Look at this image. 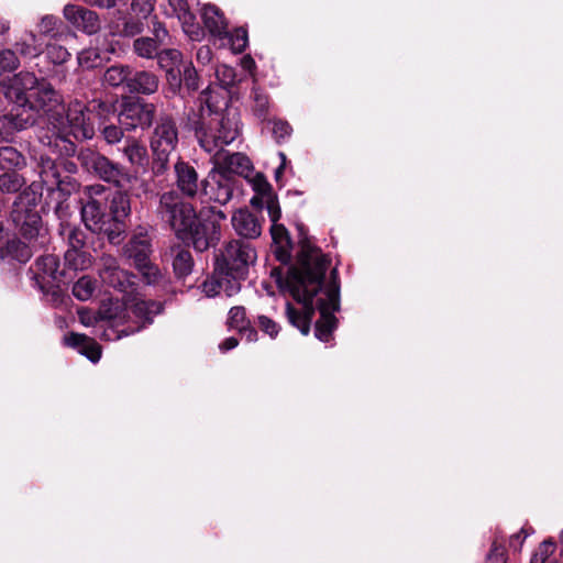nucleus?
Here are the masks:
<instances>
[{
  "mask_svg": "<svg viewBox=\"0 0 563 563\" xmlns=\"http://www.w3.org/2000/svg\"><path fill=\"white\" fill-rule=\"evenodd\" d=\"M5 97L19 107L24 115L34 119L45 115L55 133V140L41 135L40 141L46 146H57V140L69 141L73 136L77 141L90 140L95 135L93 124L86 118V106L79 101H71L67 109L62 104L59 95L51 84L38 80L32 73H19L12 77H1Z\"/></svg>",
  "mask_w": 563,
  "mask_h": 563,
  "instance_id": "obj_1",
  "label": "nucleus"
},
{
  "mask_svg": "<svg viewBox=\"0 0 563 563\" xmlns=\"http://www.w3.org/2000/svg\"><path fill=\"white\" fill-rule=\"evenodd\" d=\"M329 265L330 260L327 255L313 245L305 243L298 255V265L291 267L285 277L278 278L279 286L302 303L300 311L291 303H287L286 313L289 322L305 335L309 333L314 312L313 298L321 290Z\"/></svg>",
  "mask_w": 563,
  "mask_h": 563,
  "instance_id": "obj_2",
  "label": "nucleus"
},
{
  "mask_svg": "<svg viewBox=\"0 0 563 563\" xmlns=\"http://www.w3.org/2000/svg\"><path fill=\"white\" fill-rule=\"evenodd\" d=\"M104 187L101 185L87 186L82 190L81 219L88 230L95 233H103L112 244L120 242L121 228L112 229L110 216L102 210L101 196Z\"/></svg>",
  "mask_w": 563,
  "mask_h": 563,
  "instance_id": "obj_3",
  "label": "nucleus"
},
{
  "mask_svg": "<svg viewBox=\"0 0 563 563\" xmlns=\"http://www.w3.org/2000/svg\"><path fill=\"white\" fill-rule=\"evenodd\" d=\"M41 196L40 186L33 183L16 198L11 211V220L15 229L30 242L42 236L44 232L41 217L35 210Z\"/></svg>",
  "mask_w": 563,
  "mask_h": 563,
  "instance_id": "obj_4",
  "label": "nucleus"
},
{
  "mask_svg": "<svg viewBox=\"0 0 563 563\" xmlns=\"http://www.w3.org/2000/svg\"><path fill=\"white\" fill-rule=\"evenodd\" d=\"M158 213L178 239L190 232L192 224L200 219L194 206L174 190L161 195Z\"/></svg>",
  "mask_w": 563,
  "mask_h": 563,
  "instance_id": "obj_5",
  "label": "nucleus"
},
{
  "mask_svg": "<svg viewBox=\"0 0 563 563\" xmlns=\"http://www.w3.org/2000/svg\"><path fill=\"white\" fill-rule=\"evenodd\" d=\"M178 143V132L170 118H161L150 141L153 155L152 172L155 176L165 174L169 167V155Z\"/></svg>",
  "mask_w": 563,
  "mask_h": 563,
  "instance_id": "obj_6",
  "label": "nucleus"
},
{
  "mask_svg": "<svg viewBox=\"0 0 563 563\" xmlns=\"http://www.w3.org/2000/svg\"><path fill=\"white\" fill-rule=\"evenodd\" d=\"M199 218L190 228V232L179 240L190 242L196 251L203 252L219 241V225L227 217L221 210L203 207L199 211Z\"/></svg>",
  "mask_w": 563,
  "mask_h": 563,
  "instance_id": "obj_7",
  "label": "nucleus"
},
{
  "mask_svg": "<svg viewBox=\"0 0 563 563\" xmlns=\"http://www.w3.org/2000/svg\"><path fill=\"white\" fill-rule=\"evenodd\" d=\"M239 133V118L236 113L228 111L213 126H210L207 131H201L198 139L206 152L218 154L225 145L232 143Z\"/></svg>",
  "mask_w": 563,
  "mask_h": 563,
  "instance_id": "obj_8",
  "label": "nucleus"
},
{
  "mask_svg": "<svg viewBox=\"0 0 563 563\" xmlns=\"http://www.w3.org/2000/svg\"><path fill=\"white\" fill-rule=\"evenodd\" d=\"M256 257V251L250 243L233 240L225 245L220 258L217 260V266L221 271L227 269L232 276L245 278Z\"/></svg>",
  "mask_w": 563,
  "mask_h": 563,
  "instance_id": "obj_9",
  "label": "nucleus"
},
{
  "mask_svg": "<svg viewBox=\"0 0 563 563\" xmlns=\"http://www.w3.org/2000/svg\"><path fill=\"white\" fill-rule=\"evenodd\" d=\"M340 286L336 280V269L331 272V282L323 291V297L317 299L320 320L316 324V336L323 342L330 340L335 325L334 311L339 309Z\"/></svg>",
  "mask_w": 563,
  "mask_h": 563,
  "instance_id": "obj_10",
  "label": "nucleus"
},
{
  "mask_svg": "<svg viewBox=\"0 0 563 563\" xmlns=\"http://www.w3.org/2000/svg\"><path fill=\"white\" fill-rule=\"evenodd\" d=\"M154 112L152 103L126 102L118 114V121L125 131L145 129L152 124Z\"/></svg>",
  "mask_w": 563,
  "mask_h": 563,
  "instance_id": "obj_11",
  "label": "nucleus"
},
{
  "mask_svg": "<svg viewBox=\"0 0 563 563\" xmlns=\"http://www.w3.org/2000/svg\"><path fill=\"white\" fill-rule=\"evenodd\" d=\"M234 179L212 168L208 177L201 180V190L209 200L220 205L228 203L233 195Z\"/></svg>",
  "mask_w": 563,
  "mask_h": 563,
  "instance_id": "obj_12",
  "label": "nucleus"
},
{
  "mask_svg": "<svg viewBox=\"0 0 563 563\" xmlns=\"http://www.w3.org/2000/svg\"><path fill=\"white\" fill-rule=\"evenodd\" d=\"M99 276L104 284L122 292H126L134 284V276L121 269L117 260L110 255H103L101 257Z\"/></svg>",
  "mask_w": 563,
  "mask_h": 563,
  "instance_id": "obj_13",
  "label": "nucleus"
},
{
  "mask_svg": "<svg viewBox=\"0 0 563 563\" xmlns=\"http://www.w3.org/2000/svg\"><path fill=\"white\" fill-rule=\"evenodd\" d=\"M175 184L183 196L195 198L201 188L197 170L187 162L177 161L174 165Z\"/></svg>",
  "mask_w": 563,
  "mask_h": 563,
  "instance_id": "obj_14",
  "label": "nucleus"
},
{
  "mask_svg": "<svg viewBox=\"0 0 563 563\" xmlns=\"http://www.w3.org/2000/svg\"><path fill=\"white\" fill-rule=\"evenodd\" d=\"M86 164L101 179L120 185L122 180L128 179V174L122 166L112 163L106 156L91 154Z\"/></svg>",
  "mask_w": 563,
  "mask_h": 563,
  "instance_id": "obj_15",
  "label": "nucleus"
},
{
  "mask_svg": "<svg viewBox=\"0 0 563 563\" xmlns=\"http://www.w3.org/2000/svg\"><path fill=\"white\" fill-rule=\"evenodd\" d=\"M64 16L76 29L81 30L88 34L96 33L100 27L98 15L93 11L79 5H65Z\"/></svg>",
  "mask_w": 563,
  "mask_h": 563,
  "instance_id": "obj_16",
  "label": "nucleus"
},
{
  "mask_svg": "<svg viewBox=\"0 0 563 563\" xmlns=\"http://www.w3.org/2000/svg\"><path fill=\"white\" fill-rule=\"evenodd\" d=\"M128 302V322L136 324L140 330L145 323L152 322L153 316L162 311V305L153 300H144L135 298Z\"/></svg>",
  "mask_w": 563,
  "mask_h": 563,
  "instance_id": "obj_17",
  "label": "nucleus"
},
{
  "mask_svg": "<svg viewBox=\"0 0 563 563\" xmlns=\"http://www.w3.org/2000/svg\"><path fill=\"white\" fill-rule=\"evenodd\" d=\"M213 168L228 176L235 174L244 178H249L253 172L250 158L242 153H232L218 157Z\"/></svg>",
  "mask_w": 563,
  "mask_h": 563,
  "instance_id": "obj_18",
  "label": "nucleus"
},
{
  "mask_svg": "<svg viewBox=\"0 0 563 563\" xmlns=\"http://www.w3.org/2000/svg\"><path fill=\"white\" fill-rule=\"evenodd\" d=\"M235 232L246 239H256L262 233V223L246 209L236 210L231 219Z\"/></svg>",
  "mask_w": 563,
  "mask_h": 563,
  "instance_id": "obj_19",
  "label": "nucleus"
},
{
  "mask_svg": "<svg viewBox=\"0 0 563 563\" xmlns=\"http://www.w3.org/2000/svg\"><path fill=\"white\" fill-rule=\"evenodd\" d=\"M58 266V258L55 255L47 254L41 256L32 267L34 278L42 287L51 282H59L62 273H59Z\"/></svg>",
  "mask_w": 563,
  "mask_h": 563,
  "instance_id": "obj_20",
  "label": "nucleus"
},
{
  "mask_svg": "<svg viewBox=\"0 0 563 563\" xmlns=\"http://www.w3.org/2000/svg\"><path fill=\"white\" fill-rule=\"evenodd\" d=\"M173 14L177 16L181 23L184 32L191 40H199L202 31L196 22V16L190 12L186 0H168Z\"/></svg>",
  "mask_w": 563,
  "mask_h": 563,
  "instance_id": "obj_21",
  "label": "nucleus"
},
{
  "mask_svg": "<svg viewBox=\"0 0 563 563\" xmlns=\"http://www.w3.org/2000/svg\"><path fill=\"white\" fill-rule=\"evenodd\" d=\"M34 124V119L24 115L16 106L15 113L0 117V142L10 140L18 131L24 130Z\"/></svg>",
  "mask_w": 563,
  "mask_h": 563,
  "instance_id": "obj_22",
  "label": "nucleus"
},
{
  "mask_svg": "<svg viewBox=\"0 0 563 563\" xmlns=\"http://www.w3.org/2000/svg\"><path fill=\"white\" fill-rule=\"evenodd\" d=\"M32 253L27 245L15 239L10 240L2 223H0V258H14L26 262Z\"/></svg>",
  "mask_w": 563,
  "mask_h": 563,
  "instance_id": "obj_23",
  "label": "nucleus"
},
{
  "mask_svg": "<svg viewBox=\"0 0 563 563\" xmlns=\"http://www.w3.org/2000/svg\"><path fill=\"white\" fill-rule=\"evenodd\" d=\"M155 37H139L133 43L134 52L137 56L143 58H154L158 55V47L164 43V38L167 36V30L163 27L161 24L155 27L154 31Z\"/></svg>",
  "mask_w": 563,
  "mask_h": 563,
  "instance_id": "obj_24",
  "label": "nucleus"
},
{
  "mask_svg": "<svg viewBox=\"0 0 563 563\" xmlns=\"http://www.w3.org/2000/svg\"><path fill=\"white\" fill-rule=\"evenodd\" d=\"M124 254L128 258L132 260L134 265H144V262L150 260L151 243L148 236L143 233L133 234L130 241L124 246Z\"/></svg>",
  "mask_w": 563,
  "mask_h": 563,
  "instance_id": "obj_25",
  "label": "nucleus"
},
{
  "mask_svg": "<svg viewBox=\"0 0 563 563\" xmlns=\"http://www.w3.org/2000/svg\"><path fill=\"white\" fill-rule=\"evenodd\" d=\"M158 65L166 70L167 78L172 86L179 87L180 79V65L183 62V54L175 48L163 49L157 55Z\"/></svg>",
  "mask_w": 563,
  "mask_h": 563,
  "instance_id": "obj_26",
  "label": "nucleus"
},
{
  "mask_svg": "<svg viewBox=\"0 0 563 563\" xmlns=\"http://www.w3.org/2000/svg\"><path fill=\"white\" fill-rule=\"evenodd\" d=\"M66 345L75 347L87 356L91 362L97 363L101 357V346L91 338L79 333H69L64 338Z\"/></svg>",
  "mask_w": 563,
  "mask_h": 563,
  "instance_id": "obj_27",
  "label": "nucleus"
},
{
  "mask_svg": "<svg viewBox=\"0 0 563 563\" xmlns=\"http://www.w3.org/2000/svg\"><path fill=\"white\" fill-rule=\"evenodd\" d=\"M99 318L102 320L112 321L113 324H123L128 322V302L120 299L103 300L99 311Z\"/></svg>",
  "mask_w": 563,
  "mask_h": 563,
  "instance_id": "obj_28",
  "label": "nucleus"
},
{
  "mask_svg": "<svg viewBox=\"0 0 563 563\" xmlns=\"http://www.w3.org/2000/svg\"><path fill=\"white\" fill-rule=\"evenodd\" d=\"M109 210L112 229L120 227L122 233V221L130 214L131 210L128 195L120 191L114 192L110 199Z\"/></svg>",
  "mask_w": 563,
  "mask_h": 563,
  "instance_id": "obj_29",
  "label": "nucleus"
},
{
  "mask_svg": "<svg viewBox=\"0 0 563 563\" xmlns=\"http://www.w3.org/2000/svg\"><path fill=\"white\" fill-rule=\"evenodd\" d=\"M205 26L212 35L222 37L227 36V22L219 9L211 4H205L201 10Z\"/></svg>",
  "mask_w": 563,
  "mask_h": 563,
  "instance_id": "obj_30",
  "label": "nucleus"
},
{
  "mask_svg": "<svg viewBox=\"0 0 563 563\" xmlns=\"http://www.w3.org/2000/svg\"><path fill=\"white\" fill-rule=\"evenodd\" d=\"M38 175L43 186H45L48 190H54L56 185H60V167L49 157L43 155L40 157Z\"/></svg>",
  "mask_w": 563,
  "mask_h": 563,
  "instance_id": "obj_31",
  "label": "nucleus"
},
{
  "mask_svg": "<svg viewBox=\"0 0 563 563\" xmlns=\"http://www.w3.org/2000/svg\"><path fill=\"white\" fill-rule=\"evenodd\" d=\"M128 86L131 91L151 95L158 89V78L152 73L139 71L128 80Z\"/></svg>",
  "mask_w": 563,
  "mask_h": 563,
  "instance_id": "obj_32",
  "label": "nucleus"
},
{
  "mask_svg": "<svg viewBox=\"0 0 563 563\" xmlns=\"http://www.w3.org/2000/svg\"><path fill=\"white\" fill-rule=\"evenodd\" d=\"M122 153L128 162L137 167H143L147 164V150L136 139L128 137L125 140Z\"/></svg>",
  "mask_w": 563,
  "mask_h": 563,
  "instance_id": "obj_33",
  "label": "nucleus"
},
{
  "mask_svg": "<svg viewBox=\"0 0 563 563\" xmlns=\"http://www.w3.org/2000/svg\"><path fill=\"white\" fill-rule=\"evenodd\" d=\"M13 46L20 56L27 58L37 57L43 52L42 44L33 32L24 33Z\"/></svg>",
  "mask_w": 563,
  "mask_h": 563,
  "instance_id": "obj_34",
  "label": "nucleus"
},
{
  "mask_svg": "<svg viewBox=\"0 0 563 563\" xmlns=\"http://www.w3.org/2000/svg\"><path fill=\"white\" fill-rule=\"evenodd\" d=\"M65 264L74 271H84L91 266V255L85 250L67 249Z\"/></svg>",
  "mask_w": 563,
  "mask_h": 563,
  "instance_id": "obj_35",
  "label": "nucleus"
},
{
  "mask_svg": "<svg viewBox=\"0 0 563 563\" xmlns=\"http://www.w3.org/2000/svg\"><path fill=\"white\" fill-rule=\"evenodd\" d=\"M0 166L2 168H22L25 166L24 156L12 146L0 147Z\"/></svg>",
  "mask_w": 563,
  "mask_h": 563,
  "instance_id": "obj_36",
  "label": "nucleus"
},
{
  "mask_svg": "<svg viewBox=\"0 0 563 563\" xmlns=\"http://www.w3.org/2000/svg\"><path fill=\"white\" fill-rule=\"evenodd\" d=\"M554 549V543L549 541L543 542L540 544L538 551L532 555L531 563H563V549L559 555L551 556Z\"/></svg>",
  "mask_w": 563,
  "mask_h": 563,
  "instance_id": "obj_37",
  "label": "nucleus"
},
{
  "mask_svg": "<svg viewBox=\"0 0 563 563\" xmlns=\"http://www.w3.org/2000/svg\"><path fill=\"white\" fill-rule=\"evenodd\" d=\"M95 290L96 282L89 276H82L73 286V295L81 301L90 299Z\"/></svg>",
  "mask_w": 563,
  "mask_h": 563,
  "instance_id": "obj_38",
  "label": "nucleus"
},
{
  "mask_svg": "<svg viewBox=\"0 0 563 563\" xmlns=\"http://www.w3.org/2000/svg\"><path fill=\"white\" fill-rule=\"evenodd\" d=\"M194 261L188 250H179L174 258L173 266L179 277L187 276L192 268Z\"/></svg>",
  "mask_w": 563,
  "mask_h": 563,
  "instance_id": "obj_39",
  "label": "nucleus"
},
{
  "mask_svg": "<svg viewBox=\"0 0 563 563\" xmlns=\"http://www.w3.org/2000/svg\"><path fill=\"white\" fill-rule=\"evenodd\" d=\"M25 180L16 173H4L0 175V191L12 194L19 191Z\"/></svg>",
  "mask_w": 563,
  "mask_h": 563,
  "instance_id": "obj_40",
  "label": "nucleus"
},
{
  "mask_svg": "<svg viewBox=\"0 0 563 563\" xmlns=\"http://www.w3.org/2000/svg\"><path fill=\"white\" fill-rule=\"evenodd\" d=\"M129 75L130 70L128 67L112 66L106 70L103 79L108 85L117 87L126 81Z\"/></svg>",
  "mask_w": 563,
  "mask_h": 563,
  "instance_id": "obj_41",
  "label": "nucleus"
},
{
  "mask_svg": "<svg viewBox=\"0 0 563 563\" xmlns=\"http://www.w3.org/2000/svg\"><path fill=\"white\" fill-rule=\"evenodd\" d=\"M217 274L220 275V280L223 282L221 291H224V294L228 297H231L240 291V289H241L240 280H242L243 278H238L235 276H232L231 274L227 273V269L221 271L219 268V266H217Z\"/></svg>",
  "mask_w": 563,
  "mask_h": 563,
  "instance_id": "obj_42",
  "label": "nucleus"
},
{
  "mask_svg": "<svg viewBox=\"0 0 563 563\" xmlns=\"http://www.w3.org/2000/svg\"><path fill=\"white\" fill-rule=\"evenodd\" d=\"M249 183L251 184L255 194L266 197V199L275 196L271 184L266 180L265 176L261 173H256L254 176H250Z\"/></svg>",
  "mask_w": 563,
  "mask_h": 563,
  "instance_id": "obj_43",
  "label": "nucleus"
},
{
  "mask_svg": "<svg viewBox=\"0 0 563 563\" xmlns=\"http://www.w3.org/2000/svg\"><path fill=\"white\" fill-rule=\"evenodd\" d=\"M103 60L99 49L97 48H87L82 49L78 54V63L80 66L86 68H93L99 66Z\"/></svg>",
  "mask_w": 563,
  "mask_h": 563,
  "instance_id": "obj_44",
  "label": "nucleus"
},
{
  "mask_svg": "<svg viewBox=\"0 0 563 563\" xmlns=\"http://www.w3.org/2000/svg\"><path fill=\"white\" fill-rule=\"evenodd\" d=\"M46 57L54 65H60L67 62L70 57V53L62 45L47 44Z\"/></svg>",
  "mask_w": 563,
  "mask_h": 563,
  "instance_id": "obj_45",
  "label": "nucleus"
},
{
  "mask_svg": "<svg viewBox=\"0 0 563 563\" xmlns=\"http://www.w3.org/2000/svg\"><path fill=\"white\" fill-rule=\"evenodd\" d=\"M178 78L180 79V84L184 82L189 90L195 91L199 88L198 74L191 63L184 65Z\"/></svg>",
  "mask_w": 563,
  "mask_h": 563,
  "instance_id": "obj_46",
  "label": "nucleus"
},
{
  "mask_svg": "<svg viewBox=\"0 0 563 563\" xmlns=\"http://www.w3.org/2000/svg\"><path fill=\"white\" fill-rule=\"evenodd\" d=\"M139 272L141 273L144 282L147 284V285H154V284H157L161 279H162V274L158 269L157 266H155L154 264H152L148 261L144 262V265H136L135 266Z\"/></svg>",
  "mask_w": 563,
  "mask_h": 563,
  "instance_id": "obj_47",
  "label": "nucleus"
},
{
  "mask_svg": "<svg viewBox=\"0 0 563 563\" xmlns=\"http://www.w3.org/2000/svg\"><path fill=\"white\" fill-rule=\"evenodd\" d=\"M228 324L230 328L236 329L240 332L245 329V325L249 324L246 321V314L243 307H233L229 311Z\"/></svg>",
  "mask_w": 563,
  "mask_h": 563,
  "instance_id": "obj_48",
  "label": "nucleus"
},
{
  "mask_svg": "<svg viewBox=\"0 0 563 563\" xmlns=\"http://www.w3.org/2000/svg\"><path fill=\"white\" fill-rule=\"evenodd\" d=\"M216 77L222 87L229 88L235 84L236 75L233 67L221 64L216 68Z\"/></svg>",
  "mask_w": 563,
  "mask_h": 563,
  "instance_id": "obj_49",
  "label": "nucleus"
},
{
  "mask_svg": "<svg viewBox=\"0 0 563 563\" xmlns=\"http://www.w3.org/2000/svg\"><path fill=\"white\" fill-rule=\"evenodd\" d=\"M231 47L234 53H242L247 46V32L243 27L234 30L230 35Z\"/></svg>",
  "mask_w": 563,
  "mask_h": 563,
  "instance_id": "obj_50",
  "label": "nucleus"
},
{
  "mask_svg": "<svg viewBox=\"0 0 563 563\" xmlns=\"http://www.w3.org/2000/svg\"><path fill=\"white\" fill-rule=\"evenodd\" d=\"M60 23L58 18L54 15H45L41 19L38 23V31L43 35H51L53 38L57 37V25Z\"/></svg>",
  "mask_w": 563,
  "mask_h": 563,
  "instance_id": "obj_51",
  "label": "nucleus"
},
{
  "mask_svg": "<svg viewBox=\"0 0 563 563\" xmlns=\"http://www.w3.org/2000/svg\"><path fill=\"white\" fill-rule=\"evenodd\" d=\"M15 49L5 48L0 52V66L7 70H14L19 67V58Z\"/></svg>",
  "mask_w": 563,
  "mask_h": 563,
  "instance_id": "obj_52",
  "label": "nucleus"
},
{
  "mask_svg": "<svg viewBox=\"0 0 563 563\" xmlns=\"http://www.w3.org/2000/svg\"><path fill=\"white\" fill-rule=\"evenodd\" d=\"M132 12L139 18H147L154 10V0H133Z\"/></svg>",
  "mask_w": 563,
  "mask_h": 563,
  "instance_id": "obj_53",
  "label": "nucleus"
},
{
  "mask_svg": "<svg viewBox=\"0 0 563 563\" xmlns=\"http://www.w3.org/2000/svg\"><path fill=\"white\" fill-rule=\"evenodd\" d=\"M223 282L220 280V275H218L216 272L211 278L207 279L202 284V291L206 294V296L213 297L220 294Z\"/></svg>",
  "mask_w": 563,
  "mask_h": 563,
  "instance_id": "obj_54",
  "label": "nucleus"
},
{
  "mask_svg": "<svg viewBox=\"0 0 563 563\" xmlns=\"http://www.w3.org/2000/svg\"><path fill=\"white\" fill-rule=\"evenodd\" d=\"M254 111L258 117H264L268 108V98L257 88L253 89Z\"/></svg>",
  "mask_w": 563,
  "mask_h": 563,
  "instance_id": "obj_55",
  "label": "nucleus"
},
{
  "mask_svg": "<svg viewBox=\"0 0 563 563\" xmlns=\"http://www.w3.org/2000/svg\"><path fill=\"white\" fill-rule=\"evenodd\" d=\"M123 130L124 129L121 125L117 126L114 124H110L102 129V134H103L104 140L109 144H114V143H118L121 141V139L123 136Z\"/></svg>",
  "mask_w": 563,
  "mask_h": 563,
  "instance_id": "obj_56",
  "label": "nucleus"
},
{
  "mask_svg": "<svg viewBox=\"0 0 563 563\" xmlns=\"http://www.w3.org/2000/svg\"><path fill=\"white\" fill-rule=\"evenodd\" d=\"M136 331H140V327H128L126 329L122 330H114L113 328L106 329L102 333V339L107 341L118 340L122 338L123 335H129L131 333H134Z\"/></svg>",
  "mask_w": 563,
  "mask_h": 563,
  "instance_id": "obj_57",
  "label": "nucleus"
},
{
  "mask_svg": "<svg viewBox=\"0 0 563 563\" xmlns=\"http://www.w3.org/2000/svg\"><path fill=\"white\" fill-rule=\"evenodd\" d=\"M486 563H507L505 549L494 542L493 548L486 558Z\"/></svg>",
  "mask_w": 563,
  "mask_h": 563,
  "instance_id": "obj_58",
  "label": "nucleus"
},
{
  "mask_svg": "<svg viewBox=\"0 0 563 563\" xmlns=\"http://www.w3.org/2000/svg\"><path fill=\"white\" fill-rule=\"evenodd\" d=\"M67 240L68 249L82 250L85 245V234L80 230H70Z\"/></svg>",
  "mask_w": 563,
  "mask_h": 563,
  "instance_id": "obj_59",
  "label": "nucleus"
},
{
  "mask_svg": "<svg viewBox=\"0 0 563 563\" xmlns=\"http://www.w3.org/2000/svg\"><path fill=\"white\" fill-rule=\"evenodd\" d=\"M266 209L272 223L278 222L282 216V211L277 201L276 196L266 199Z\"/></svg>",
  "mask_w": 563,
  "mask_h": 563,
  "instance_id": "obj_60",
  "label": "nucleus"
},
{
  "mask_svg": "<svg viewBox=\"0 0 563 563\" xmlns=\"http://www.w3.org/2000/svg\"><path fill=\"white\" fill-rule=\"evenodd\" d=\"M78 188V183L69 175L62 176L60 185H56L55 189H58L64 195H70Z\"/></svg>",
  "mask_w": 563,
  "mask_h": 563,
  "instance_id": "obj_61",
  "label": "nucleus"
},
{
  "mask_svg": "<svg viewBox=\"0 0 563 563\" xmlns=\"http://www.w3.org/2000/svg\"><path fill=\"white\" fill-rule=\"evenodd\" d=\"M532 532H533V530L531 528H529V529L522 528L520 530V532L510 537V541H509L510 548H512L515 551H519L521 549L522 543L526 540V538Z\"/></svg>",
  "mask_w": 563,
  "mask_h": 563,
  "instance_id": "obj_62",
  "label": "nucleus"
},
{
  "mask_svg": "<svg viewBox=\"0 0 563 563\" xmlns=\"http://www.w3.org/2000/svg\"><path fill=\"white\" fill-rule=\"evenodd\" d=\"M260 328L267 333L271 338H274L278 333V325L265 316L258 318Z\"/></svg>",
  "mask_w": 563,
  "mask_h": 563,
  "instance_id": "obj_63",
  "label": "nucleus"
},
{
  "mask_svg": "<svg viewBox=\"0 0 563 563\" xmlns=\"http://www.w3.org/2000/svg\"><path fill=\"white\" fill-rule=\"evenodd\" d=\"M273 133L277 139H285L290 135L291 128L287 122L275 121L273 125Z\"/></svg>",
  "mask_w": 563,
  "mask_h": 563,
  "instance_id": "obj_64",
  "label": "nucleus"
}]
</instances>
